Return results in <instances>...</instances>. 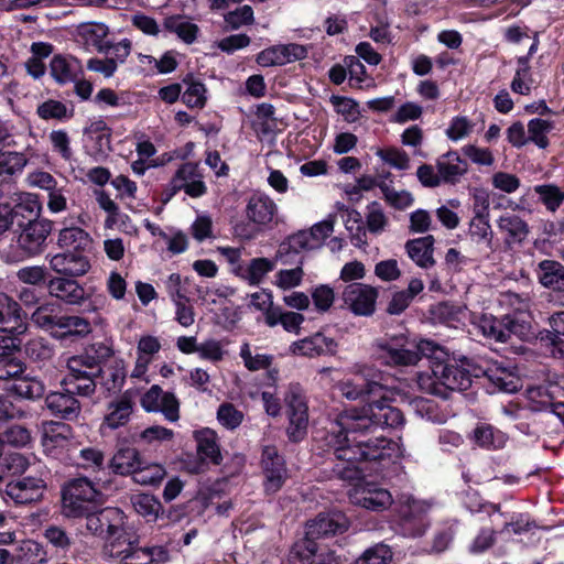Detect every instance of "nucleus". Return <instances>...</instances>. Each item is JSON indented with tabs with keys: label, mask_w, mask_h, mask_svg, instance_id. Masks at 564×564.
<instances>
[{
	"label": "nucleus",
	"mask_w": 564,
	"mask_h": 564,
	"mask_svg": "<svg viewBox=\"0 0 564 564\" xmlns=\"http://www.w3.org/2000/svg\"><path fill=\"white\" fill-rule=\"evenodd\" d=\"M19 564H35L45 561V552L40 543L33 540L22 541L20 545L14 546Z\"/></svg>",
	"instance_id": "54"
},
{
	"label": "nucleus",
	"mask_w": 564,
	"mask_h": 564,
	"mask_svg": "<svg viewBox=\"0 0 564 564\" xmlns=\"http://www.w3.org/2000/svg\"><path fill=\"white\" fill-rule=\"evenodd\" d=\"M359 458H400L404 456L401 445L392 440L379 437L376 440H367V442H358Z\"/></svg>",
	"instance_id": "26"
},
{
	"label": "nucleus",
	"mask_w": 564,
	"mask_h": 564,
	"mask_svg": "<svg viewBox=\"0 0 564 564\" xmlns=\"http://www.w3.org/2000/svg\"><path fill=\"white\" fill-rule=\"evenodd\" d=\"M285 403L289 415V438L293 442H299L306 435L308 425V409L302 389L299 386H290L285 394Z\"/></svg>",
	"instance_id": "8"
},
{
	"label": "nucleus",
	"mask_w": 564,
	"mask_h": 564,
	"mask_svg": "<svg viewBox=\"0 0 564 564\" xmlns=\"http://www.w3.org/2000/svg\"><path fill=\"white\" fill-rule=\"evenodd\" d=\"M518 67L514 74V78L511 82V89L513 93L521 95H529L531 91V73L529 65V57L521 56L517 61Z\"/></svg>",
	"instance_id": "55"
},
{
	"label": "nucleus",
	"mask_w": 564,
	"mask_h": 564,
	"mask_svg": "<svg viewBox=\"0 0 564 564\" xmlns=\"http://www.w3.org/2000/svg\"><path fill=\"white\" fill-rule=\"evenodd\" d=\"M389 401L370 400L360 408H354L340 413L337 417V430H333L327 436L328 446L334 449L335 458H345L341 451H359V435L375 432L378 427H398L403 425V413Z\"/></svg>",
	"instance_id": "2"
},
{
	"label": "nucleus",
	"mask_w": 564,
	"mask_h": 564,
	"mask_svg": "<svg viewBox=\"0 0 564 564\" xmlns=\"http://www.w3.org/2000/svg\"><path fill=\"white\" fill-rule=\"evenodd\" d=\"M108 410L104 424L110 429H117L128 422L132 413V402L128 398H121L111 402Z\"/></svg>",
	"instance_id": "48"
},
{
	"label": "nucleus",
	"mask_w": 564,
	"mask_h": 564,
	"mask_svg": "<svg viewBox=\"0 0 564 564\" xmlns=\"http://www.w3.org/2000/svg\"><path fill=\"white\" fill-rule=\"evenodd\" d=\"M430 508L427 501L414 499L411 495H401L398 500V512L401 517L402 534L410 538L422 536L427 528L424 514Z\"/></svg>",
	"instance_id": "6"
},
{
	"label": "nucleus",
	"mask_w": 564,
	"mask_h": 564,
	"mask_svg": "<svg viewBox=\"0 0 564 564\" xmlns=\"http://www.w3.org/2000/svg\"><path fill=\"white\" fill-rule=\"evenodd\" d=\"M381 460H340L336 466V473L343 480L355 484H364L368 478H372V470Z\"/></svg>",
	"instance_id": "28"
},
{
	"label": "nucleus",
	"mask_w": 564,
	"mask_h": 564,
	"mask_svg": "<svg viewBox=\"0 0 564 564\" xmlns=\"http://www.w3.org/2000/svg\"><path fill=\"white\" fill-rule=\"evenodd\" d=\"M497 227L503 236V243L508 249L521 246L530 235L528 223L512 213L501 215L497 220Z\"/></svg>",
	"instance_id": "18"
},
{
	"label": "nucleus",
	"mask_w": 564,
	"mask_h": 564,
	"mask_svg": "<svg viewBox=\"0 0 564 564\" xmlns=\"http://www.w3.org/2000/svg\"><path fill=\"white\" fill-rule=\"evenodd\" d=\"M48 264L57 276H83L90 270L87 256L70 250L52 256Z\"/></svg>",
	"instance_id": "15"
},
{
	"label": "nucleus",
	"mask_w": 564,
	"mask_h": 564,
	"mask_svg": "<svg viewBox=\"0 0 564 564\" xmlns=\"http://www.w3.org/2000/svg\"><path fill=\"white\" fill-rule=\"evenodd\" d=\"M348 528V521L341 513L318 514L306 525V535L314 541L330 534L341 533Z\"/></svg>",
	"instance_id": "22"
},
{
	"label": "nucleus",
	"mask_w": 564,
	"mask_h": 564,
	"mask_svg": "<svg viewBox=\"0 0 564 564\" xmlns=\"http://www.w3.org/2000/svg\"><path fill=\"white\" fill-rule=\"evenodd\" d=\"M141 405L148 412H162L164 416L175 422L180 417V402L173 392L163 391L154 384L141 398Z\"/></svg>",
	"instance_id": "14"
},
{
	"label": "nucleus",
	"mask_w": 564,
	"mask_h": 564,
	"mask_svg": "<svg viewBox=\"0 0 564 564\" xmlns=\"http://www.w3.org/2000/svg\"><path fill=\"white\" fill-rule=\"evenodd\" d=\"M51 75L59 84L76 82L82 73L80 62L74 57L55 55L50 64Z\"/></svg>",
	"instance_id": "35"
},
{
	"label": "nucleus",
	"mask_w": 564,
	"mask_h": 564,
	"mask_svg": "<svg viewBox=\"0 0 564 564\" xmlns=\"http://www.w3.org/2000/svg\"><path fill=\"white\" fill-rule=\"evenodd\" d=\"M536 278L546 289L564 292V264L555 260H543L538 264Z\"/></svg>",
	"instance_id": "32"
},
{
	"label": "nucleus",
	"mask_w": 564,
	"mask_h": 564,
	"mask_svg": "<svg viewBox=\"0 0 564 564\" xmlns=\"http://www.w3.org/2000/svg\"><path fill=\"white\" fill-rule=\"evenodd\" d=\"M187 88L182 95V101L191 108H203L206 104V88L200 82H195L192 77L185 78Z\"/></svg>",
	"instance_id": "57"
},
{
	"label": "nucleus",
	"mask_w": 564,
	"mask_h": 564,
	"mask_svg": "<svg viewBox=\"0 0 564 564\" xmlns=\"http://www.w3.org/2000/svg\"><path fill=\"white\" fill-rule=\"evenodd\" d=\"M392 557L393 552L389 545L377 543L365 550L355 564H389Z\"/></svg>",
	"instance_id": "56"
},
{
	"label": "nucleus",
	"mask_w": 564,
	"mask_h": 564,
	"mask_svg": "<svg viewBox=\"0 0 564 564\" xmlns=\"http://www.w3.org/2000/svg\"><path fill=\"white\" fill-rule=\"evenodd\" d=\"M375 348L377 360L386 366H414L427 358L432 376L426 390L432 394L447 398L448 392L465 391L471 384V373L465 364L452 362L447 352L431 340L414 343L404 336H393L377 340Z\"/></svg>",
	"instance_id": "1"
},
{
	"label": "nucleus",
	"mask_w": 564,
	"mask_h": 564,
	"mask_svg": "<svg viewBox=\"0 0 564 564\" xmlns=\"http://www.w3.org/2000/svg\"><path fill=\"white\" fill-rule=\"evenodd\" d=\"M378 289L365 283H350L341 294L347 308L357 316H371L376 311Z\"/></svg>",
	"instance_id": "10"
},
{
	"label": "nucleus",
	"mask_w": 564,
	"mask_h": 564,
	"mask_svg": "<svg viewBox=\"0 0 564 564\" xmlns=\"http://www.w3.org/2000/svg\"><path fill=\"white\" fill-rule=\"evenodd\" d=\"M11 391L23 399L37 400L45 394L46 386L39 378L21 376L12 384Z\"/></svg>",
	"instance_id": "45"
},
{
	"label": "nucleus",
	"mask_w": 564,
	"mask_h": 564,
	"mask_svg": "<svg viewBox=\"0 0 564 564\" xmlns=\"http://www.w3.org/2000/svg\"><path fill=\"white\" fill-rule=\"evenodd\" d=\"M57 245L61 248L83 253L90 247L91 238L79 227H66L59 231Z\"/></svg>",
	"instance_id": "38"
},
{
	"label": "nucleus",
	"mask_w": 564,
	"mask_h": 564,
	"mask_svg": "<svg viewBox=\"0 0 564 564\" xmlns=\"http://www.w3.org/2000/svg\"><path fill=\"white\" fill-rule=\"evenodd\" d=\"M534 192L550 212H555L564 202V192L556 185H536Z\"/></svg>",
	"instance_id": "59"
},
{
	"label": "nucleus",
	"mask_w": 564,
	"mask_h": 564,
	"mask_svg": "<svg viewBox=\"0 0 564 564\" xmlns=\"http://www.w3.org/2000/svg\"><path fill=\"white\" fill-rule=\"evenodd\" d=\"M436 167L442 182L454 184L467 172L468 164L457 152L449 151L437 159Z\"/></svg>",
	"instance_id": "30"
},
{
	"label": "nucleus",
	"mask_w": 564,
	"mask_h": 564,
	"mask_svg": "<svg viewBox=\"0 0 564 564\" xmlns=\"http://www.w3.org/2000/svg\"><path fill=\"white\" fill-rule=\"evenodd\" d=\"M28 159L20 152H0V183L9 182L14 174L21 172Z\"/></svg>",
	"instance_id": "47"
},
{
	"label": "nucleus",
	"mask_w": 564,
	"mask_h": 564,
	"mask_svg": "<svg viewBox=\"0 0 564 564\" xmlns=\"http://www.w3.org/2000/svg\"><path fill=\"white\" fill-rule=\"evenodd\" d=\"M348 495L354 505L371 511L386 510L393 503L391 492L371 478L365 480L364 484H354Z\"/></svg>",
	"instance_id": "7"
},
{
	"label": "nucleus",
	"mask_w": 564,
	"mask_h": 564,
	"mask_svg": "<svg viewBox=\"0 0 564 564\" xmlns=\"http://www.w3.org/2000/svg\"><path fill=\"white\" fill-rule=\"evenodd\" d=\"M197 452L200 458H220L217 434L209 429L195 432Z\"/></svg>",
	"instance_id": "50"
},
{
	"label": "nucleus",
	"mask_w": 564,
	"mask_h": 564,
	"mask_svg": "<svg viewBox=\"0 0 564 564\" xmlns=\"http://www.w3.org/2000/svg\"><path fill=\"white\" fill-rule=\"evenodd\" d=\"M52 229L53 223L44 218L21 228L17 241L21 253L26 258L42 253Z\"/></svg>",
	"instance_id": "12"
},
{
	"label": "nucleus",
	"mask_w": 564,
	"mask_h": 564,
	"mask_svg": "<svg viewBox=\"0 0 564 564\" xmlns=\"http://www.w3.org/2000/svg\"><path fill=\"white\" fill-rule=\"evenodd\" d=\"M111 557L119 558L121 564H151L147 547H139L137 540L128 532L121 540H113L107 545Z\"/></svg>",
	"instance_id": "17"
},
{
	"label": "nucleus",
	"mask_w": 564,
	"mask_h": 564,
	"mask_svg": "<svg viewBox=\"0 0 564 564\" xmlns=\"http://www.w3.org/2000/svg\"><path fill=\"white\" fill-rule=\"evenodd\" d=\"M337 344L321 333L297 340L291 345V351L297 356L316 357L321 355H333L336 351Z\"/></svg>",
	"instance_id": "24"
},
{
	"label": "nucleus",
	"mask_w": 564,
	"mask_h": 564,
	"mask_svg": "<svg viewBox=\"0 0 564 564\" xmlns=\"http://www.w3.org/2000/svg\"><path fill=\"white\" fill-rule=\"evenodd\" d=\"M435 239L432 235L409 240L405 243L408 256L421 268L429 269L435 264L433 258Z\"/></svg>",
	"instance_id": "31"
},
{
	"label": "nucleus",
	"mask_w": 564,
	"mask_h": 564,
	"mask_svg": "<svg viewBox=\"0 0 564 564\" xmlns=\"http://www.w3.org/2000/svg\"><path fill=\"white\" fill-rule=\"evenodd\" d=\"M102 502L104 495L87 477L70 480L62 490V506L66 517H84Z\"/></svg>",
	"instance_id": "4"
},
{
	"label": "nucleus",
	"mask_w": 564,
	"mask_h": 564,
	"mask_svg": "<svg viewBox=\"0 0 564 564\" xmlns=\"http://www.w3.org/2000/svg\"><path fill=\"white\" fill-rule=\"evenodd\" d=\"M28 329V314L21 304L7 293L0 292V333L22 336Z\"/></svg>",
	"instance_id": "11"
},
{
	"label": "nucleus",
	"mask_w": 564,
	"mask_h": 564,
	"mask_svg": "<svg viewBox=\"0 0 564 564\" xmlns=\"http://www.w3.org/2000/svg\"><path fill=\"white\" fill-rule=\"evenodd\" d=\"M123 471L142 486H156L166 475L161 464L151 460H126Z\"/></svg>",
	"instance_id": "19"
},
{
	"label": "nucleus",
	"mask_w": 564,
	"mask_h": 564,
	"mask_svg": "<svg viewBox=\"0 0 564 564\" xmlns=\"http://www.w3.org/2000/svg\"><path fill=\"white\" fill-rule=\"evenodd\" d=\"M64 332L59 335L61 339L70 337H85L91 332L90 323L87 318L77 315H63L56 318V326Z\"/></svg>",
	"instance_id": "42"
},
{
	"label": "nucleus",
	"mask_w": 564,
	"mask_h": 564,
	"mask_svg": "<svg viewBox=\"0 0 564 564\" xmlns=\"http://www.w3.org/2000/svg\"><path fill=\"white\" fill-rule=\"evenodd\" d=\"M356 378L345 379L338 382L340 394L350 401L371 400L392 401L393 390L380 382L381 373L367 365L355 367Z\"/></svg>",
	"instance_id": "3"
},
{
	"label": "nucleus",
	"mask_w": 564,
	"mask_h": 564,
	"mask_svg": "<svg viewBox=\"0 0 564 564\" xmlns=\"http://www.w3.org/2000/svg\"><path fill=\"white\" fill-rule=\"evenodd\" d=\"M76 278H51L46 283L48 295L66 305L82 306L89 299V294Z\"/></svg>",
	"instance_id": "13"
},
{
	"label": "nucleus",
	"mask_w": 564,
	"mask_h": 564,
	"mask_svg": "<svg viewBox=\"0 0 564 564\" xmlns=\"http://www.w3.org/2000/svg\"><path fill=\"white\" fill-rule=\"evenodd\" d=\"M225 22L231 30H238L243 25H250L254 22L253 10L245 4L229 11L225 14Z\"/></svg>",
	"instance_id": "64"
},
{
	"label": "nucleus",
	"mask_w": 564,
	"mask_h": 564,
	"mask_svg": "<svg viewBox=\"0 0 564 564\" xmlns=\"http://www.w3.org/2000/svg\"><path fill=\"white\" fill-rule=\"evenodd\" d=\"M108 26L104 23H84L78 28V33L85 43L95 47L98 52H108Z\"/></svg>",
	"instance_id": "40"
},
{
	"label": "nucleus",
	"mask_w": 564,
	"mask_h": 564,
	"mask_svg": "<svg viewBox=\"0 0 564 564\" xmlns=\"http://www.w3.org/2000/svg\"><path fill=\"white\" fill-rule=\"evenodd\" d=\"M112 355L113 350L110 346L105 343H95L87 346L83 354L75 357L82 359L87 369L101 373L100 365L111 358Z\"/></svg>",
	"instance_id": "43"
},
{
	"label": "nucleus",
	"mask_w": 564,
	"mask_h": 564,
	"mask_svg": "<svg viewBox=\"0 0 564 564\" xmlns=\"http://www.w3.org/2000/svg\"><path fill=\"white\" fill-rule=\"evenodd\" d=\"M264 490L274 494L281 489L288 478L284 460H263Z\"/></svg>",
	"instance_id": "41"
},
{
	"label": "nucleus",
	"mask_w": 564,
	"mask_h": 564,
	"mask_svg": "<svg viewBox=\"0 0 564 564\" xmlns=\"http://www.w3.org/2000/svg\"><path fill=\"white\" fill-rule=\"evenodd\" d=\"M276 214V204L272 198L263 194L252 195L246 207L247 218L261 227L270 225Z\"/></svg>",
	"instance_id": "23"
},
{
	"label": "nucleus",
	"mask_w": 564,
	"mask_h": 564,
	"mask_svg": "<svg viewBox=\"0 0 564 564\" xmlns=\"http://www.w3.org/2000/svg\"><path fill=\"white\" fill-rule=\"evenodd\" d=\"M72 427L63 422L46 421L42 423V445L50 455L54 449L64 447L68 443Z\"/></svg>",
	"instance_id": "29"
},
{
	"label": "nucleus",
	"mask_w": 564,
	"mask_h": 564,
	"mask_svg": "<svg viewBox=\"0 0 564 564\" xmlns=\"http://www.w3.org/2000/svg\"><path fill=\"white\" fill-rule=\"evenodd\" d=\"M86 528L95 535L105 538L110 544L126 534L124 514L118 508L95 509L86 514Z\"/></svg>",
	"instance_id": "5"
},
{
	"label": "nucleus",
	"mask_w": 564,
	"mask_h": 564,
	"mask_svg": "<svg viewBox=\"0 0 564 564\" xmlns=\"http://www.w3.org/2000/svg\"><path fill=\"white\" fill-rule=\"evenodd\" d=\"M278 261L268 258L252 259L242 278L248 281L250 285H259L264 276L275 268Z\"/></svg>",
	"instance_id": "51"
},
{
	"label": "nucleus",
	"mask_w": 564,
	"mask_h": 564,
	"mask_svg": "<svg viewBox=\"0 0 564 564\" xmlns=\"http://www.w3.org/2000/svg\"><path fill=\"white\" fill-rule=\"evenodd\" d=\"M471 442L484 449H499L505 447L507 436L490 424L479 423L470 434Z\"/></svg>",
	"instance_id": "34"
},
{
	"label": "nucleus",
	"mask_w": 564,
	"mask_h": 564,
	"mask_svg": "<svg viewBox=\"0 0 564 564\" xmlns=\"http://www.w3.org/2000/svg\"><path fill=\"white\" fill-rule=\"evenodd\" d=\"M424 290V284L421 279L414 278L409 282L405 290L397 291L387 306V312L390 315H399L403 313L413 302L416 295Z\"/></svg>",
	"instance_id": "36"
},
{
	"label": "nucleus",
	"mask_w": 564,
	"mask_h": 564,
	"mask_svg": "<svg viewBox=\"0 0 564 564\" xmlns=\"http://www.w3.org/2000/svg\"><path fill=\"white\" fill-rule=\"evenodd\" d=\"M41 206L36 200L28 199L21 202L13 207L11 206L12 225L15 224L19 229L29 224L41 220L40 217Z\"/></svg>",
	"instance_id": "44"
},
{
	"label": "nucleus",
	"mask_w": 564,
	"mask_h": 564,
	"mask_svg": "<svg viewBox=\"0 0 564 564\" xmlns=\"http://www.w3.org/2000/svg\"><path fill=\"white\" fill-rule=\"evenodd\" d=\"M484 375L502 392L513 393L521 388V380L518 375L510 368L499 364L488 367Z\"/></svg>",
	"instance_id": "33"
},
{
	"label": "nucleus",
	"mask_w": 564,
	"mask_h": 564,
	"mask_svg": "<svg viewBox=\"0 0 564 564\" xmlns=\"http://www.w3.org/2000/svg\"><path fill=\"white\" fill-rule=\"evenodd\" d=\"M307 50L301 44L274 45L257 55V63L262 67L281 66L305 58Z\"/></svg>",
	"instance_id": "16"
},
{
	"label": "nucleus",
	"mask_w": 564,
	"mask_h": 564,
	"mask_svg": "<svg viewBox=\"0 0 564 564\" xmlns=\"http://www.w3.org/2000/svg\"><path fill=\"white\" fill-rule=\"evenodd\" d=\"M308 234V230H300L289 236L280 243L275 253V260L284 265L292 264V257L299 259L302 250L316 248Z\"/></svg>",
	"instance_id": "25"
},
{
	"label": "nucleus",
	"mask_w": 564,
	"mask_h": 564,
	"mask_svg": "<svg viewBox=\"0 0 564 564\" xmlns=\"http://www.w3.org/2000/svg\"><path fill=\"white\" fill-rule=\"evenodd\" d=\"M503 327L506 333V341L509 340L512 336L524 340L532 335L530 323L519 315H505Z\"/></svg>",
	"instance_id": "58"
},
{
	"label": "nucleus",
	"mask_w": 564,
	"mask_h": 564,
	"mask_svg": "<svg viewBox=\"0 0 564 564\" xmlns=\"http://www.w3.org/2000/svg\"><path fill=\"white\" fill-rule=\"evenodd\" d=\"M25 364L14 355L0 358V381H10L13 383L25 372Z\"/></svg>",
	"instance_id": "60"
},
{
	"label": "nucleus",
	"mask_w": 564,
	"mask_h": 564,
	"mask_svg": "<svg viewBox=\"0 0 564 564\" xmlns=\"http://www.w3.org/2000/svg\"><path fill=\"white\" fill-rule=\"evenodd\" d=\"M45 484L40 478L25 477L7 485L6 494L19 505L39 501L44 494Z\"/></svg>",
	"instance_id": "20"
},
{
	"label": "nucleus",
	"mask_w": 564,
	"mask_h": 564,
	"mask_svg": "<svg viewBox=\"0 0 564 564\" xmlns=\"http://www.w3.org/2000/svg\"><path fill=\"white\" fill-rule=\"evenodd\" d=\"M96 379L90 377L64 378L62 384L74 395L91 397L96 392Z\"/></svg>",
	"instance_id": "61"
},
{
	"label": "nucleus",
	"mask_w": 564,
	"mask_h": 564,
	"mask_svg": "<svg viewBox=\"0 0 564 564\" xmlns=\"http://www.w3.org/2000/svg\"><path fill=\"white\" fill-rule=\"evenodd\" d=\"M45 404L53 415L68 421L77 419L82 411L79 401L73 393L66 391V387L64 391L48 393Z\"/></svg>",
	"instance_id": "21"
},
{
	"label": "nucleus",
	"mask_w": 564,
	"mask_h": 564,
	"mask_svg": "<svg viewBox=\"0 0 564 564\" xmlns=\"http://www.w3.org/2000/svg\"><path fill=\"white\" fill-rule=\"evenodd\" d=\"M163 26L166 31L177 35L186 44L196 41L199 28L182 15H171L164 19Z\"/></svg>",
	"instance_id": "39"
},
{
	"label": "nucleus",
	"mask_w": 564,
	"mask_h": 564,
	"mask_svg": "<svg viewBox=\"0 0 564 564\" xmlns=\"http://www.w3.org/2000/svg\"><path fill=\"white\" fill-rule=\"evenodd\" d=\"M134 510L147 518L149 521H154L162 511L161 502L152 495L138 494L131 498Z\"/></svg>",
	"instance_id": "52"
},
{
	"label": "nucleus",
	"mask_w": 564,
	"mask_h": 564,
	"mask_svg": "<svg viewBox=\"0 0 564 564\" xmlns=\"http://www.w3.org/2000/svg\"><path fill=\"white\" fill-rule=\"evenodd\" d=\"M468 237L474 243L485 247L484 252H479L474 260L488 259L490 253L495 251L494 231L486 216L476 214L470 220Z\"/></svg>",
	"instance_id": "27"
},
{
	"label": "nucleus",
	"mask_w": 564,
	"mask_h": 564,
	"mask_svg": "<svg viewBox=\"0 0 564 564\" xmlns=\"http://www.w3.org/2000/svg\"><path fill=\"white\" fill-rule=\"evenodd\" d=\"M311 297L316 311L326 313L334 304L335 292L329 285L321 284L312 290Z\"/></svg>",
	"instance_id": "63"
},
{
	"label": "nucleus",
	"mask_w": 564,
	"mask_h": 564,
	"mask_svg": "<svg viewBox=\"0 0 564 564\" xmlns=\"http://www.w3.org/2000/svg\"><path fill=\"white\" fill-rule=\"evenodd\" d=\"M240 357L243 360L245 367L250 371L269 369L273 360L271 355L258 354L253 356L247 343L241 346Z\"/></svg>",
	"instance_id": "62"
},
{
	"label": "nucleus",
	"mask_w": 564,
	"mask_h": 564,
	"mask_svg": "<svg viewBox=\"0 0 564 564\" xmlns=\"http://www.w3.org/2000/svg\"><path fill=\"white\" fill-rule=\"evenodd\" d=\"M180 191H184L194 198L206 193L207 187L197 163L186 162L178 167L166 188L165 202L170 200Z\"/></svg>",
	"instance_id": "9"
},
{
	"label": "nucleus",
	"mask_w": 564,
	"mask_h": 564,
	"mask_svg": "<svg viewBox=\"0 0 564 564\" xmlns=\"http://www.w3.org/2000/svg\"><path fill=\"white\" fill-rule=\"evenodd\" d=\"M292 263H295V268L293 269H283L276 272L274 285H276L281 290H291L299 285H301L304 278L303 263L304 258L299 257V259L293 260Z\"/></svg>",
	"instance_id": "49"
},
{
	"label": "nucleus",
	"mask_w": 564,
	"mask_h": 564,
	"mask_svg": "<svg viewBox=\"0 0 564 564\" xmlns=\"http://www.w3.org/2000/svg\"><path fill=\"white\" fill-rule=\"evenodd\" d=\"M87 468L93 475L91 482L95 487L109 485L113 475L124 476V462L89 460Z\"/></svg>",
	"instance_id": "37"
},
{
	"label": "nucleus",
	"mask_w": 564,
	"mask_h": 564,
	"mask_svg": "<svg viewBox=\"0 0 564 564\" xmlns=\"http://www.w3.org/2000/svg\"><path fill=\"white\" fill-rule=\"evenodd\" d=\"M318 550L307 535L294 543L288 555V564H313Z\"/></svg>",
	"instance_id": "46"
},
{
	"label": "nucleus",
	"mask_w": 564,
	"mask_h": 564,
	"mask_svg": "<svg viewBox=\"0 0 564 564\" xmlns=\"http://www.w3.org/2000/svg\"><path fill=\"white\" fill-rule=\"evenodd\" d=\"M25 356L34 362H46L52 359L54 349L43 337H34L24 344Z\"/></svg>",
	"instance_id": "53"
}]
</instances>
